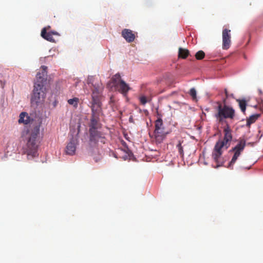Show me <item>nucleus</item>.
I'll list each match as a JSON object with an SVG mask.
<instances>
[{"label": "nucleus", "instance_id": "1", "mask_svg": "<svg viewBox=\"0 0 263 263\" xmlns=\"http://www.w3.org/2000/svg\"><path fill=\"white\" fill-rule=\"evenodd\" d=\"M41 122L32 125L27 129L25 136L26 144L23 147V153L27 155L28 159H32L38 156L39 146L40 131Z\"/></svg>", "mask_w": 263, "mask_h": 263}, {"label": "nucleus", "instance_id": "2", "mask_svg": "<svg viewBox=\"0 0 263 263\" xmlns=\"http://www.w3.org/2000/svg\"><path fill=\"white\" fill-rule=\"evenodd\" d=\"M224 138L223 140H218L215 146L212 153V157L217 163L215 167H218L222 165V162L219 159L222 154V148L225 147L227 149L230 146V142L232 139V130L230 126L227 124L223 129Z\"/></svg>", "mask_w": 263, "mask_h": 263}, {"label": "nucleus", "instance_id": "3", "mask_svg": "<svg viewBox=\"0 0 263 263\" xmlns=\"http://www.w3.org/2000/svg\"><path fill=\"white\" fill-rule=\"evenodd\" d=\"M36 80L34 84V88L31 98L32 105H38L42 104L46 96V88L45 85L46 84V79L44 77H41L40 73H37L36 76Z\"/></svg>", "mask_w": 263, "mask_h": 263}, {"label": "nucleus", "instance_id": "4", "mask_svg": "<svg viewBox=\"0 0 263 263\" xmlns=\"http://www.w3.org/2000/svg\"><path fill=\"white\" fill-rule=\"evenodd\" d=\"M89 146L93 153L101 154L103 145L107 139L105 134L101 130L89 133Z\"/></svg>", "mask_w": 263, "mask_h": 263}, {"label": "nucleus", "instance_id": "5", "mask_svg": "<svg viewBox=\"0 0 263 263\" xmlns=\"http://www.w3.org/2000/svg\"><path fill=\"white\" fill-rule=\"evenodd\" d=\"M235 117L234 109L228 105L219 104L217 108V112L215 117L219 123H222L226 119H233Z\"/></svg>", "mask_w": 263, "mask_h": 263}, {"label": "nucleus", "instance_id": "6", "mask_svg": "<svg viewBox=\"0 0 263 263\" xmlns=\"http://www.w3.org/2000/svg\"><path fill=\"white\" fill-rule=\"evenodd\" d=\"M246 141L245 139H240L237 144L232 149L231 151L233 152L234 153L231 161L229 163L228 167H233V165L236 162L238 157L243 151L246 146Z\"/></svg>", "mask_w": 263, "mask_h": 263}, {"label": "nucleus", "instance_id": "7", "mask_svg": "<svg viewBox=\"0 0 263 263\" xmlns=\"http://www.w3.org/2000/svg\"><path fill=\"white\" fill-rule=\"evenodd\" d=\"M155 127L154 136L155 139L157 142L160 143L165 136L163 121L160 118L155 121Z\"/></svg>", "mask_w": 263, "mask_h": 263}, {"label": "nucleus", "instance_id": "8", "mask_svg": "<svg viewBox=\"0 0 263 263\" xmlns=\"http://www.w3.org/2000/svg\"><path fill=\"white\" fill-rule=\"evenodd\" d=\"M222 48L223 49H228L231 44V30L228 29H224L222 30Z\"/></svg>", "mask_w": 263, "mask_h": 263}, {"label": "nucleus", "instance_id": "9", "mask_svg": "<svg viewBox=\"0 0 263 263\" xmlns=\"http://www.w3.org/2000/svg\"><path fill=\"white\" fill-rule=\"evenodd\" d=\"M99 120V117H91L89 124V133L100 130L101 124Z\"/></svg>", "mask_w": 263, "mask_h": 263}, {"label": "nucleus", "instance_id": "10", "mask_svg": "<svg viewBox=\"0 0 263 263\" xmlns=\"http://www.w3.org/2000/svg\"><path fill=\"white\" fill-rule=\"evenodd\" d=\"M91 110V117H99L102 112L101 103L100 101L97 102L92 101Z\"/></svg>", "mask_w": 263, "mask_h": 263}, {"label": "nucleus", "instance_id": "11", "mask_svg": "<svg viewBox=\"0 0 263 263\" xmlns=\"http://www.w3.org/2000/svg\"><path fill=\"white\" fill-rule=\"evenodd\" d=\"M78 144V139L72 137L66 146L65 152L67 155H73L76 150V145Z\"/></svg>", "mask_w": 263, "mask_h": 263}, {"label": "nucleus", "instance_id": "12", "mask_svg": "<svg viewBox=\"0 0 263 263\" xmlns=\"http://www.w3.org/2000/svg\"><path fill=\"white\" fill-rule=\"evenodd\" d=\"M42 37L46 40L50 42L55 43V41L53 37V35L59 36L60 34L58 32L55 31L46 32V28H43L41 31V34Z\"/></svg>", "mask_w": 263, "mask_h": 263}, {"label": "nucleus", "instance_id": "13", "mask_svg": "<svg viewBox=\"0 0 263 263\" xmlns=\"http://www.w3.org/2000/svg\"><path fill=\"white\" fill-rule=\"evenodd\" d=\"M19 123H23L24 124H28L30 123V126L32 125H35L36 123H34L33 120L30 118L28 114L25 112H22L20 114L18 119Z\"/></svg>", "mask_w": 263, "mask_h": 263}, {"label": "nucleus", "instance_id": "14", "mask_svg": "<svg viewBox=\"0 0 263 263\" xmlns=\"http://www.w3.org/2000/svg\"><path fill=\"white\" fill-rule=\"evenodd\" d=\"M122 36L128 43L133 42L135 39V35L133 31L128 29H124L122 30Z\"/></svg>", "mask_w": 263, "mask_h": 263}, {"label": "nucleus", "instance_id": "15", "mask_svg": "<svg viewBox=\"0 0 263 263\" xmlns=\"http://www.w3.org/2000/svg\"><path fill=\"white\" fill-rule=\"evenodd\" d=\"M115 88L124 96H126L130 90V88L129 85L125 82V81H121Z\"/></svg>", "mask_w": 263, "mask_h": 263}, {"label": "nucleus", "instance_id": "16", "mask_svg": "<svg viewBox=\"0 0 263 263\" xmlns=\"http://www.w3.org/2000/svg\"><path fill=\"white\" fill-rule=\"evenodd\" d=\"M111 81L113 83V85L115 87L123 80L121 79L120 74L119 73H117L112 77Z\"/></svg>", "mask_w": 263, "mask_h": 263}, {"label": "nucleus", "instance_id": "17", "mask_svg": "<svg viewBox=\"0 0 263 263\" xmlns=\"http://www.w3.org/2000/svg\"><path fill=\"white\" fill-rule=\"evenodd\" d=\"M189 53V50L180 47L179 48L178 57L182 59H186L188 57Z\"/></svg>", "mask_w": 263, "mask_h": 263}, {"label": "nucleus", "instance_id": "18", "mask_svg": "<svg viewBox=\"0 0 263 263\" xmlns=\"http://www.w3.org/2000/svg\"><path fill=\"white\" fill-rule=\"evenodd\" d=\"M260 116V114H257L250 116V117L247 120V125L249 126L251 124L254 123Z\"/></svg>", "mask_w": 263, "mask_h": 263}, {"label": "nucleus", "instance_id": "19", "mask_svg": "<svg viewBox=\"0 0 263 263\" xmlns=\"http://www.w3.org/2000/svg\"><path fill=\"white\" fill-rule=\"evenodd\" d=\"M152 100V97L151 96H145L144 95H141L139 97V101L140 103L144 105L147 102H149Z\"/></svg>", "mask_w": 263, "mask_h": 263}, {"label": "nucleus", "instance_id": "20", "mask_svg": "<svg viewBox=\"0 0 263 263\" xmlns=\"http://www.w3.org/2000/svg\"><path fill=\"white\" fill-rule=\"evenodd\" d=\"M236 101L238 102L239 106L242 112L245 113L246 109L247 102L246 101L242 99H237Z\"/></svg>", "mask_w": 263, "mask_h": 263}, {"label": "nucleus", "instance_id": "21", "mask_svg": "<svg viewBox=\"0 0 263 263\" xmlns=\"http://www.w3.org/2000/svg\"><path fill=\"white\" fill-rule=\"evenodd\" d=\"M79 101V98H74L72 99H69L68 100V103L70 105L73 106L74 107H77Z\"/></svg>", "mask_w": 263, "mask_h": 263}, {"label": "nucleus", "instance_id": "22", "mask_svg": "<svg viewBox=\"0 0 263 263\" xmlns=\"http://www.w3.org/2000/svg\"><path fill=\"white\" fill-rule=\"evenodd\" d=\"M102 89H103V87H102L101 84V85H99V84L97 85L95 84L93 85V88L92 90V91H94L95 92L101 94Z\"/></svg>", "mask_w": 263, "mask_h": 263}, {"label": "nucleus", "instance_id": "23", "mask_svg": "<svg viewBox=\"0 0 263 263\" xmlns=\"http://www.w3.org/2000/svg\"><path fill=\"white\" fill-rule=\"evenodd\" d=\"M101 94L95 92L94 91H92V101H100V99L101 97Z\"/></svg>", "mask_w": 263, "mask_h": 263}, {"label": "nucleus", "instance_id": "24", "mask_svg": "<svg viewBox=\"0 0 263 263\" xmlns=\"http://www.w3.org/2000/svg\"><path fill=\"white\" fill-rule=\"evenodd\" d=\"M205 53L202 50L198 51L195 54V58L197 60H200L204 58Z\"/></svg>", "mask_w": 263, "mask_h": 263}, {"label": "nucleus", "instance_id": "25", "mask_svg": "<svg viewBox=\"0 0 263 263\" xmlns=\"http://www.w3.org/2000/svg\"><path fill=\"white\" fill-rule=\"evenodd\" d=\"M176 147L178 148V152H179L180 155L181 156V157H183L184 156V152H183V147L181 145V142L180 141H179L178 142V143L176 145Z\"/></svg>", "mask_w": 263, "mask_h": 263}, {"label": "nucleus", "instance_id": "26", "mask_svg": "<svg viewBox=\"0 0 263 263\" xmlns=\"http://www.w3.org/2000/svg\"><path fill=\"white\" fill-rule=\"evenodd\" d=\"M190 95L192 97L193 100H196V90L194 88H192L190 89Z\"/></svg>", "mask_w": 263, "mask_h": 263}, {"label": "nucleus", "instance_id": "27", "mask_svg": "<svg viewBox=\"0 0 263 263\" xmlns=\"http://www.w3.org/2000/svg\"><path fill=\"white\" fill-rule=\"evenodd\" d=\"M42 68L43 69V71L42 72V73H40L41 74V77H44V78L47 80V78H46L47 71H46V70H47V68L45 66H42Z\"/></svg>", "mask_w": 263, "mask_h": 263}, {"label": "nucleus", "instance_id": "28", "mask_svg": "<svg viewBox=\"0 0 263 263\" xmlns=\"http://www.w3.org/2000/svg\"><path fill=\"white\" fill-rule=\"evenodd\" d=\"M93 77H89L87 80V84H92V85L93 86L95 84H93Z\"/></svg>", "mask_w": 263, "mask_h": 263}, {"label": "nucleus", "instance_id": "29", "mask_svg": "<svg viewBox=\"0 0 263 263\" xmlns=\"http://www.w3.org/2000/svg\"><path fill=\"white\" fill-rule=\"evenodd\" d=\"M259 107H260V110H261L262 111V112H263V102L260 104V105H259Z\"/></svg>", "mask_w": 263, "mask_h": 263}, {"label": "nucleus", "instance_id": "30", "mask_svg": "<svg viewBox=\"0 0 263 263\" xmlns=\"http://www.w3.org/2000/svg\"><path fill=\"white\" fill-rule=\"evenodd\" d=\"M44 28H46V32H48V31L49 30V29H50V26H48L46 27H44Z\"/></svg>", "mask_w": 263, "mask_h": 263}, {"label": "nucleus", "instance_id": "31", "mask_svg": "<svg viewBox=\"0 0 263 263\" xmlns=\"http://www.w3.org/2000/svg\"><path fill=\"white\" fill-rule=\"evenodd\" d=\"M129 121L130 122H133V118L132 117L129 118Z\"/></svg>", "mask_w": 263, "mask_h": 263}, {"label": "nucleus", "instance_id": "32", "mask_svg": "<svg viewBox=\"0 0 263 263\" xmlns=\"http://www.w3.org/2000/svg\"><path fill=\"white\" fill-rule=\"evenodd\" d=\"M224 91H225V93H226V96H227V97H228V91H227V90L226 89L224 90Z\"/></svg>", "mask_w": 263, "mask_h": 263}, {"label": "nucleus", "instance_id": "33", "mask_svg": "<svg viewBox=\"0 0 263 263\" xmlns=\"http://www.w3.org/2000/svg\"><path fill=\"white\" fill-rule=\"evenodd\" d=\"M110 102H113V98H112V97L110 98Z\"/></svg>", "mask_w": 263, "mask_h": 263}]
</instances>
